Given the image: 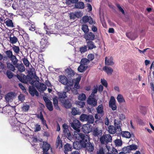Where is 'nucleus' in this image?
Listing matches in <instances>:
<instances>
[{"label":"nucleus","mask_w":154,"mask_h":154,"mask_svg":"<svg viewBox=\"0 0 154 154\" xmlns=\"http://www.w3.org/2000/svg\"><path fill=\"white\" fill-rule=\"evenodd\" d=\"M21 82L26 83H29L35 85L37 89L40 92H43L47 89L46 85L43 83H41L37 80L39 78H17Z\"/></svg>","instance_id":"f257e3e1"},{"label":"nucleus","mask_w":154,"mask_h":154,"mask_svg":"<svg viewBox=\"0 0 154 154\" xmlns=\"http://www.w3.org/2000/svg\"><path fill=\"white\" fill-rule=\"evenodd\" d=\"M120 122L117 120L115 119L114 121V125H110L108 128L107 131L109 133L111 134L115 133L118 134H120L121 132V128Z\"/></svg>","instance_id":"f03ea898"},{"label":"nucleus","mask_w":154,"mask_h":154,"mask_svg":"<svg viewBox=\"0 0 154 154\" xmlns=\"http://www.w3.org/2000/svg\"><path fill=\"white\" fill-rule=\"evenodd\" d=\"M78 132H75L74 137L76 139L79 140L80 141H83L87 142L90 140L88 135H85L81 133H78Z\"/></svg>","instance_id":"7ed1b4c3"},{"label":"nucleus","mask_w":154,"mask_h":154,"mask_svg":"<svg viewBox=\"0 0 154 154\" xmlns=\"http://www.w3.org/2000/svg\"><path fill=\"white\" fill-rule=\"evenodd\" d=\"M71 127L76 131L79 132L81 126L80 122L76 119H74L72 122L70 123Z\"/></svg>","instance_id":"20e7f679"},{"label":"nucleus","mask_w":154,"mask_h":154,"mask_svg":"<svg viewBox=\"0 0 154 154\" xmlns=\"http://www.w3.org/2000/svg\"><path fill=\"white\" fill-rule=\"evenodd\" d=\"M100 140L102 144H104L111 142L112 138L109 134H103L100 137Z\"/></svg>","instance_id":"39448f33"},{"label":"nucleus","mask_w":154,"mask_h":154,"mask_svg":"<svg viewBox=\"0 0 154 154\" xmlns=\"http://www.w3.org/2000/svg\"><path fill=\"white\" fill-rule=\"evenodd\" d=\"M59 81L64 85L72 86L73 84V80L71 78H60Z\"/></svg>","instance_id":"423d86ee"},{"label":"nucleus","mask_w":154,"mask_h":154,"mask_svg":"<svg viewBox=\"0 0 154 154\" xmlns=\"http://www.w3.org/2000/svg\"><path fill=\"white\" fill-rule=\"evenodd\" d=\"M28 74L26 76L25 75H24L22 77H38L37 75L36 72L35 71V69L34 68L32 67L29 69L28 71ZM16 77H22L18 75H17Z\"/></svg>","instance_id":"0eeeda50"},{"label":"nucleus","mask_w":154,"mask_h":154,"mask_svg":"<svg viewBox=\"0 0 154 154\" xmlns=\"http://www.w3.org/2000/svg\"><path fill=\"white\" fill-rule=\"evenodd\" d=\"M48 38L46 35L41 39L40 42V48L42 49L47 48L49 45L50 43L48 41Z\"/></svg>","instance_id":"6e6552de"},{"label":"nucleus","mask_w":154,"mask_h":154,"mask_svg":"<svg viewBox=\"0 0 154 154\" xmlns=\"http://www.w3.org/2000/svg\"><path fill=\"white\" fill-rule=\"evenodd\" d=\"M85 141H81L80 142L76 141L73 143L74 148L76 149H79L82 147L85 146Z\"/></svg>","instance_id":"1a4fd4ad"},{"label":"nucleus","mask_w":154,"mask_h":154,"mask_svg":"<svg viewBox=\"0 0 154 154\" xmlns=\"http://www.w3.org/2000/svg\"><path fill=\"white\" fill-rule=\"evenodd\" d=\"M43 99L46 103V106L50 111L53 110V106L51 102L45 97H43Z\"/></svg>","instance_id":"9d476101"},{"label":"nucleus","mask_w":154,"mask_h":154,"mask_svg":"<svg viewBox=\"0 0 154 154\" xmlns=\"http://www.w3.org/2000/svg\"><path fill=\"white\" fill-rule=\"evenodd\" d=\"M82 129L84 133L88 134L92 131V127L89 124H85L82 126Z\"/></svg>","instance_id":"9b49d317"},{"label":"nucleus","mask_w":154,"mask_h":154,"mask_svg":"<svg viewBox=\"0 0 154 154\" xmlns=\"http://www.w3.org/2000/svg\"><path fill=\"white\" fill-rule=\"evenodd\" d=\"M82 19L83 22L85 23L88 22L90 25L96 23V22L94 21H93L92 18L91 16H85L82 17Z\"/></svg>","instance_id":"f8f14e48"},{"label":"nucleus","mask_w":154,"mask_h":154,"mask_svg":"<svg viewBox=\"0 0 154 154\" xmlns=\"http://www.w3.org/2000/svg\"><path fill=\"white\" fill-rule=\"evenodd\" d=\"M109 106L113 110H115L117 109V106L116 104V100L113 96L111 97L109 101Z\"/></svg>","instance_id":"ddd939ff"},{"label":"nucleus","mask_w":154,"mask_h":154,"mask_svg":"<svg viewBox=\"0 0 154 154\" xmlns=\"http://www.w3.org/2000/svg\"><path fill=\"white\" fill-rule=\"evenodd\" d=\"M15 95L14 92H11L8 93L5 96V100L8 102H11Z\"/></svg>","instance_id":"4468645a"},{"label":"nucleus","mask_w":154,"mask_h":154,"mask_svg":"<svg viewBox=\"0 0 154 154\" xmlns=\"http://www.w3.org/2000/svg\"><path fill=\"white\" fill-rule=\"evenodd\" d=\"M65 72L67 77H73L75 74L74 71L70 67L66 69L65 70Z\"/></svg>","instance_id":"2eb2a0df"},{"label":"nucleus","mask_w":154,"mask_h":154,"mask_svg":"<svg viewBox=\"0 0 154 154\" xmlns=\"http://www.w3.org/2000/svg\"><path fill=\"white\" fill-rule=\"evenodd\" d=\"M85 141L86 149L89 152H92L94 149V146L91 143H88Z\"/></svg>","instance_id":"dca6fc26"},{"label":"nucleus","mask_w":154,"mask_h":154,"mask_svg":"<svg viewBox=\"0 0 154 154\" xmlns=\"http://www.w3.org/2000/svg\"><path fill=\"white\" fill-rule=\"evenodd\" d=\"M84 38L86 40H93L95 38V35L92 32H88L85 34Z\"/></svg>","instance_id":"f3484780"},{"label":"nucleus","mask_w":154,"mask_h":154,"mask_svg":"<svg viewBox=\"0 0 154 154\" xmlns=\"http://www.w3.org/2000/svg\"><path fill=\"white\" fill-rule=\"evenodd\" d=\"M29 90L31 95L33 96L35 95L36 96L39 95V94L35 87L33 86H29Z\"/></svg>","instance_id":"a211bd4d"},{"label":"nucleus","mask_w":154,"mask_h":154,"mask_svg":"<svg viewBox=\"0 0 154 154\" xmlns=\"http://www.w3.org/2000/svg\"><path fill=\"white\" fill-rule=\"evenodd\" d=\"M92 96H90L88 100V104L94 106L97 104V101L94 98H91Z\"/></svg>","instance_id":"6ab92c4d"},{"label":"nucleus","mask_w":154,"mask_h":154,"mask_svg":"<svg viewBox=\"0 0 154 154\" xmlns=\"http://www.w3.org/2000/svg\"><path fill=\"white\" fill-rule=\"evenodd\" d=\"M9 42L11 44H16L17 42H19V41L17 38L14 36L13 34H11L10 35Z\"/></svg>","instance_id":"aec40b11"},{"label":"nucleus","mask_w":154,"mask_h":154,"mask_svg":"<svg viewBox=\"0 0 154 154\" xmlns=\"http://www.w3.org/2000/svg\"><path fill=\"white\" fill-rule=\"evenodd\" d=\"M105 64L108 66H112L114 65V63L113 62L112 57H106L105 59Z\"/></svg>","instance_id":"412c9836"},{"label":"nucleus","mask_w":154,"mask_h":154,"mask_svg":"<svg viewBox=\"0 0 154 154\" xmlns=\"http://www.w3.org/2000/svg\"><path fill=\"white\" fill-rule=\"evenodd\" d=\"M50 147V146L49 144L46 142H43L42 148L43 150V153L48 152Z\"/></svg>","instance_id":"4be33fe9"},{"label":"nucleus","mask_w":154,"mask_h":154,"mask_svg":"<svg viewBox=\"0 0 154 154\" xmlns=\"http://www.w3.org/2000/svg\"><path fill=\"white\" fill-rule=\"evenodd\" d=\"M126 35L128 38L132 40H134L137 37L134 33L131 32H126Z\"/></svg>","instance_id":"5701e85b"},{"label":"nucleus","mask_w":154,"mask_h":154,"mask_svg":"<svg viewBox=\"0 0 154 154\" xmlns=\"http://www.w3.org/2000/svg\"><path fill=\"white\" fill-rule=\"evenodd\" d=\"M81 78H77L73 80V83H74V87L76 89H79L80 88V86L79 83L80 81Z\"/></svg>","instance_id":"b1692460"},{"label":"nucleus","mask_w":154,"mask_h":154,"mask_svg":"<svg viewBox=\"0 0 154 154\" xmlns=\"http://www.w3.org/2000/svg\"><path fill=\"white\" fill-rule=\"evenodd\" d=\"M65 150L64 152L65 154H68V152L72 150V146L69 143H66L64 146Z\"/></svg>","instance_id":"393cba45"},{"label":"nucleus","mask_w":154,"mask_h":154,"mask_svg":"<svg viewBox=\"0 0 154 154\" xmlns=\"http://www.w3.org/2000/svg\"><path fill=\"white\" fill-rule=\"evenodd\" d=\"M5 53L7 55V57L5 56L3 57L4 60H6L7 58L10 59L12 57V56L14 55L12 52L11 50L6 51L5 52Z\"/></svg>","instance_id":"a878e982"},{"label":"nucleus","mask_w":154,"mask_h":154,"mask_svg":"<svg viewBox=\"0 0 154 154\" xmlns=\"http://www.w3.org/2000/svg\"><path fill=\"white\" fill-rule=\"evenodd\" d=\"M12 109V107L10 106H6L2 108V112L3 113L10 112Z\"/></svg>","instance_id":"bb28decb"},{"label":"nucleus","mask_w":154,"mask_h":154,"mask_svg":"<svg viewBox=\"0 0 154 154\" xmlns=\"http://www.w3.org/2000/svg\"><path fill=\"white\" fill-rule=\"evenodd\" d=\"M61 102L63 103L64 107L66 108H69L71 107V104L68 100H61Z\"/></svg>","instance_id":"cd10ccee"},{"label":"nucleus","mask_w":154,"mask_h":154,"mask_svg":"<svg viewBox=\"0 0 154 154\" xmlns=\"http://www.w3.org/2000/svg\"><path fill=\"white\" fill-rule=\"evenodd\" d=\"M96 109L97 113L100 114L102 116L104 115V112L102 105L101 104L99 105Z\"/></svg>","instance_id":"c85d7f7f"},{"label":"nucleus","mask_w":154,"mask_h":154,"mask_svg":"<svg viewBox=\"0 0 154 154\" xmlns=\"http://www.w3.org/2000/svg\"><path fill=\"white\" fill-rule=\"evenodd\" d=\"M87 45L88 50H91L94 48H96V46L94 45V42L92 41H88L87 42Z\"/></svg>","instance_id":"c756f323"},{"label":"nucleus","mask_w":154,"mask_h":154,"mask_svg":"<svg viewBox=\"0 0 154 154\" xmlns=\"http://www.w3.org/2000/svg\"><path fill=\"white\" fill-rule=\"evenodd\" d=\"M75 7L77 8L82 9L84 8L85 5L83 2H79L75 3Z\"/></svg>","instance_id":"7c9ffc66"},{"label":"nucleus","mask_w":154,"mask_h":154,"mask_svg":"<svg viewBox=\"0 0 154 154\" xmlns=\"http://www.w3.org/2000/svg\"><path fill=\"white\" fill-rule=\"evenodd\" d=\"M15 66L18 69V71L20 72H22L25 71V66L22 63L20 64L18 63Z\"/></svg>","instance_id":"2f4dec72"},{"label":"nucleus","mask_w":154,"mask_h":154,"mask_svg":"<svg viewBox=\"0 0 154 154\" xmlns=\"http://www.w3.org/2000/svg\"><path fill=\"white\" fill-rule=\"evenodd\" d=\"M56 146L57 148L59 147V149H60L62 147V141L59 136L57 137L56 142Z\"/></svg>","instance_id":"473e14b6"},{"label":"nucleus","mask_w":154,"mask_h":154,"mask_svg":"<svg viewBox=\"0 0 154 154\" xmlns=\"http://www.w3.org/2000/svg\"><path fill=\"white\" fill-rule=\"evenodd\" d=\"M102 131L100 130L98 128H94L93 131V134L95 136L98 137L102 134Z\"/></svg>","instance_id":"72a5a7b5"},{"label":"nucleus","mask_w":154,"mask_h":154,"mask_svg":"<svg viewBox=\"0 0 154 154\" xmlns=\"http://www.w3.org/2000/svg\"><path fill=\"white\" fill-rule=\"evenodd\" d=\"M86 122H87L89 124H93L94 122V119L93 116L91 115H88Z\"/></svg>","instance_id":"f704fd0d"},{"label":"nucleus","mask_w":154,"mask_h":154,"mask_svg":"<svg viewBox=\"0 0 154 154\" xmlns=\"http://www.w3.org/2000/svg\"><path fill=\"white\" fill-rule=\"evenodd\" d=\"M6 25L9 27H14V23L12 20L9 19H8L5 22Z\"/></svg>","instance_id":"c9c22d12"},{"label":"nucleus","mask_w":154,"mask_h":154,"mask_svg":"<svg viewBox=\"0 0 154 154\" xmlns=\"http://www.w3.org/2000/svg\"><path fill=\"white\" fill-rule=\"evenodd\" d=\"M10 59L12 64H13L15 66L18 63H17L18 60L15 55H14Z\"/></svg>","instance_id":"e433bc0d"},{"label":"nucleus","mask_w":154,"mask_h":154,"mask_svg":"<svg viewBox=\"0 0 154 154\" xmlns=\"http://www.w3.org/2000/svg\"><path fill=\"white\" fill-rule=\"evenodd\" d=\"M87 68L88 66H85L80 64V66L78 67V70L79 72H82L85 71Z\"/></svg>","instance_id":"4c0bfd02"},{"label":"nucleus","mask_w":154,"mask_h":154,"mask_svg":"<svg viewBox=\"0 0 154 154\" xmlns=\"http://www.w3.org/2000/svg\"><path fill=\"white\" fill-rule=\"evenodd\" d=\"M120 134H121L122 137L127 138H129L131 137V134L128 131H124L122 132L121 131V132Z\"/></svg>","instance_id":"58836bf2"},{"label":"nucleus","mask_w":154,"mask_h":154,"mask_svg":"<svg viewBox=\"0 0 154 154\" xmlns=\"http://www.w3.org/2000/svg\"><path fill=\"white\" fill-rule=\"evenodd\" d=\"M6 65L7 68L13 71H14L15 70L14 66V65H13V64H12V63H11L9 62H7L6 63Z\"/></svg>","instance_id":"ea45409f"},{"label":"nucleus","mask_w":154,"mask_h":154,"mask_svg":"<svg viewBox=\"0 0 154 154\" xmlns=\"http://www.w3.org/2000/svg\"><path fill=\"white\" fill-rule=\"evenodd\" d=\"M12 49L14 53H16V54H18L19 53L20 50L19 46L13 45L12 46Z\"/></svg>","instance_id":"a19ab883"},{"label":"nucleus","mask_w":154,"mask_h":154,"mask_svg":"<svg viewBox=\"0 0 154 154\" xmlns=\"http://www.w3.org/2000/svg\"><path fill=\"white\" fill-rule=\"evenodd\" d=\"M103 69L107 74H111L113 71V69L110 67L105 66L103 68Z\"/></svg>","instance_id":"79ce46f5"},{"label":"nucleus","mask_w":154,"mask_h":154,"mask_svg":"<svg viewBox=\"0 0 154 154\" xmlns=\"http://www.w3.org/2000/svg\"><path fill=\"white\" fill-rule=\"evenodd\" d=\"M88 115L85 114L81 115L79 117L80 120L82 122H86Z\"/></svg>","instance_id":"37998d69"},{"label":"nucleus","mask_w":154,"mask_h":154,"mask_svg":"<svg viewBox=\"0 0 154 154\" xmlns=\"http://www.w3.org/2000/svg\"><path fill=\"white\" fill-rule=\"evenodd\" d=\"M58 100L57 97H54L53 99V103L54 107L57 110L59 109V107L58 105Z\"/></svg>","instance_id":"c03bdc74"},{"label":"nucleus","mask_w":154,"mask_h":154,"mask_svg":"<svg viewBox=\"0 0 154 154\" xmlns=\"http://www.w3.org/2000/svg\"><path fill=\"white\" fill-rule=\"evenodd\" d=\"M82 29L85 34L87 33L89 30L88 26L85 24H84L82 25Z\"/></svg>","instance_id":"a18cd8bd"},{"label":"nucleus","mask_w":154,"mask_h":154,"mask_svg":"<svg viewBox=\"0 0 154 154\" xmlns=\"http://www.w3.org/2000/svg\"><path fill=\"white\" fill-rule=\"evenodd\" d=\"M117 100L119 103H123L125 102V100L121 94L118 95L117 97Z\"/></svg>","instance_id":"49530a36"},{"label":"nucleus","mask_w":154,"mask_h":154,"mask_svg":"<svg viewBox=\"0 0 154 154\" xmlns=\"http://www.w3.org/2000/svg\"><path fill=\"white\" fill-rule=\"evenodd\" d=\"M89 63L90 61L89 60L86 58H83L81 60L80 64L85 66L87 65Z\"/></svg>","instance_id":"de8ad7c7"},{"label":"nucleus","mask_w":154,"mask_h":154,"mask_svg":"<svg viewBox=\"0 0 154 154\" xmlns=\"http://www.w3.org/2000/svg\"><path fill=\"white\" fill-rule=\"evenodd\" d=\"M29 108V106L26 104H23V106L22 107V110L24 112H27Z\"/></svg>","instance_id":"09e8293b"},{"label":"nucleus","mask_w":154,"mask_h":154,"mask_svg":"<svg viewBox=\"0 0 154 154\" xmlns=\"http://www.w3.org/2000/svg\"><path fill=\"white\" fill-rule=\"evenodd\" d=\"M17 27V29L18 30V33L19 35H21L23 34L26 31L24 29L20 27L19 26H18Z\"/></svg>","instance_id":"8fccbe9b"},{"label":"nucleus","mask_w":154,"mask_h":154,"mask_svg":"<svg viewBox=\"0 0 154 154\" xmlns=\"http://www.w3.org/2000/svg\"><path fill=\"white\" fill-rule=\"evenodd\" d=\"M114 143L116 146H120L122 145L121 140L119 139H117L115 140Z\"/></svg>","instance_id":"3c124183"},{"label":"nucleus","mask_w":154,"mask_h":154,"mask_svg":"<svg viewBox=\"0 0 154 154\" xmlns=\"http://www.w3.org/2000/svg\"><path fill=\"white\" fill-rule=\"evenodd\" d=\"M59 98H65L66 97V92L58 93Z\"/></svg>","instance_id":"603ef678"},{"label":"nucleus","mask_w":154,"mask_h":154,"mask_svg":"<svg viewBox=\"0 0 154 154\" xmlns=\"http://www.w3.org/2000/svg\"><path fill=\"white\" fill-rule=\"evenodd\" d=\"M86 97L85 94H84L82 93L79 95L78 97V99L80 100L83 101L85 100Z\"/></svg>","instance_id":"864d4df0"},{"label":"nucleus","mask_w":154,"mask_h":154,"mask_svg":"<svg viewBox=\"0 0 154 154\" xmlns=\"http://www.w3.org/2000/svg\"><path fill=\"white\" fill-rule=\"evenodd\" d=\"M22 60L24 65L28 67L29 66V62L27 58L24 57L22 59Z\"/></svg>","instance_id":"5fc2aeb1"},{"label":"nucleus","mask_w":154,"mask_h":154,"mask_svg":"<svg viewBox=\"0 0 154 154\" xmlns=\"http://www.w3.org/2000/svg\"><path fill=\"white\" fill-rule=\"evenodd\" d=\"M122 149L123 152L125 153H128L131 151L129 146L124 147Z\"/></svg>","instance_id":"6e6d98bb"},{"label":"nucleus","mask_w":154,"mask_h":154,"mask_svg":"<svg viewBox=\"0 0 154 154\" xmlns=\"http://www.w3.org/2000/svg\"><path fill=\"white\" fill-rule=\"evenodd\" d=\"M79 50L81 53L85 52L87 50V46L84 45L83 47L80 48Z\"/></svg>","instance_id":"4d7b16f0"},{"label":"nucleus","mask_w":154,"mask_h":154,"mask_svg":"<svg viewBox=\"0 0 154 154\" xmlns=\"http://www.w3.org/2000/svg\"><path fill=\"white\" fill-rule=\"evenodd\" d=\"M21 36L24 40H28L29 39L28 35L26 32L25 33L21 35Z\"/></svg>","instance_id":"13d9d810"},{"label":"nucleus","mask_w":154,"mask_h":154,"mask_svg":"<svg viewBox=\"0 0 154 154\" xmlns=\"http://www.w3.org/2000/svg\"><path fill=\"white\" fill-rule=\"evenodd\" d=\"M97 86L96 87L94 86V88L93 90L92 93L91 94V96H92L93 97L94 96V94L96 93L97 92Z\"/></svg>","instance_id":"bf43d9fd"},{"label":"nucleus","mask_w":154,"mask_h":154,"mask_svg":"<svg viewBox=\"0 0 154 154\" xmlns=\"http://www.w3.org/2000/svg\"><path fill=\"white\" fill-rule=\"evenodd\" d=\"M6 74L8 77H13V74L9 70H7Z\"/></svg>","instance_id":"052dcab7"},{"label":"nucleus","mask_w":154,"mask_h":154,"mask_svg":"<svg viewBox=\"0 0 154 154\" xmlns=\"http://www.w3.org/2000/svg\"><path fill=\"white\" fill-rule=\"evenodd\" d=\"M35 128L34 130V131L35 132H37L41 130V128L40 125L38 124H36L35 125Z\"/></svg>","instance_id":"680f3d73"},{"label":"nucleus","mask_w":154,"mask_h":154,"mask_svg":"<svg viewBox=\"0 0 154 154\" xmlns=\"http://www.w3.org/2000/svg\"><path fill=\"white\" fill-rule=\"evenodd\" d=\"M41 77H47L48 73L46 71L45 72H42L39 73Z\"/></svg>","instance_id":"e2e57ef3"},{"label":"nucleus","mask_w":154,"mask_h":154,"mask_svg":"<svg viewBox=\"0 0 154 154\" xmlns=\"http://www.w3.org/2000/svg\"><path fill=\"white\" fill-rule=\"evenodd\" d=\"M117 7L119 9V11L121 12L122 14H124L125 12L123 9L120 6L119 4H117L116 5Z\"/></svg>","instance_id":"0e129e2a"},{"label":"nucleus","mask_w":154,"mask_h":154,"mask_svg":"<svg viewBox=\"0 0 154 154\" xmlns=\"http://www.w3.org/2000/svg\"><path fill=\"white\" fill-rule=\"evenodd\" d=\"M88 59L89 60V61H92L93 60L94 58V55L93 54H89L88 56Z\"/></svg>","instance_id":"69168bd1"},{"label":"nucleus","mask_w":154,"mask_h":154,"mask_svg":"<svg viewBox=\"0 0 154 154\" xmlns=\"http://www.w3.org/2000/svg\"><path fill=\"white\" fill-rule=\"evenodd\" d=\"M72 113L73 115H75L78 114V112L76 109L73 108L72 109Z\"/></svg>","instance_id":"338daca9"},{"label":"nucleus","mask_w":154,"mask_h":154,"mask_svg":"<svg viewBox=\"0 0 154 154\" xmlns=\"http://www.w3.org/2000/svg\"><path fill=\"white\" fill-rule=\"evenodd\" d=\"M76 17L79 18L82 16V14L80 12H75Z\"/></svg>","instance_id":"774afa93"}]
</instances>
